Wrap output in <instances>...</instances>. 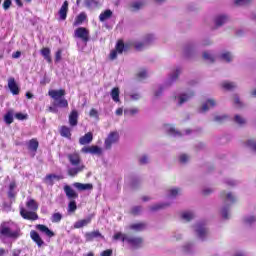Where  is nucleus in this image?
<instances>
[{
    "label": "nucleus",
    "instance_id": "obj_1",
    "mask_svg": "<svg viewBox=\"0 0 256 256\" xmlns=\"http://www.w3.org/2000/svg\"><path fill=\"white\" fill-rule=\"evenodd\" d=\"M26 207L30 211L21 207L20 208L21 217H23V219H28L29 221H37V219L39 218V216H37V213H35V211H37V209H39V205L37 204V202L30 198L26 202Z\"/></svg>",
    "mask_w": 256,
    "mask_h": 256
},
{
    "label": "nucleus",
    "instance_id": "obj_2",
    "mask_svg": "<svg viewBox=\"0 0 256 256\" xmlns=\"http://www.w3.org/2000/svg\"><path fill=\"white\" fill-rule=\"evenodd\" d=\"M17 239L19 237V228L13 222H4L0 226V239Z\"/></svg>",
    "mask_w": 256,
    "mask_h": 256
},
{
    "label": "nucleus",
    "instance_id": "obj_3",
    "mask_svg": "<svg viewBox=\"0 0 256 256\" xmlns=\"http://www.w3.org/2000/svg\"><path fill=\"white\" fill-rule=\"evenodd\" d=\"M68 159L71 165H73V168L68 169V174L70 175V177H75L77 173H81V171L85 169V166L81 164V156H79V153L74 152L72 154H69Z\"/></svg>",
    "mask_w": 256,
    "mask_h": 256
},
{
    "label": "nucleus",
    "instance_id": "obj_4",
    "mask_svg": "<svg viewBox=\"0 0 256 256\" xmlns=\"http://www.w3.org/2000/svg\"><path fill=\"white\" fill-rule=\"evenodd\" d=\"M221 199H223L225 206L221 209V215L224 219H229V206L233 205L237 201V197L232 192L223 191L220 194Z\"/></svg>",
    "mask_w": 256,
    "mask_h": 256
},
{
    "label": "nucleus",
    "instance_id": "obj_5",
    "mask_svg": "<svg viewBox=\"0 0 256 256\" xmlns=\"http://www.w3.org/2000/svg\"><path fill=\"white\" fill-rule=\"evenodd\" d=\"M49 97L54 100V107L67 108L69 107V102L65 97V91L63 89L60 90H49Z\"/></svg>",
    "mask_w": 256,
    "mask_h": 256
},
{
    "label": "nucleus",
    "instance_id": "obj_6",
    "mask_svg": "<svg viewBox=\"0 0 256 256\" xmlns=\"http://www.w3.org/2000/svg\"><path fill=\"white\" fill-rule=\"evenodd\" d=\"M119 143V132L117 131H112L108 134V136L106 137L105 141H104V148L106 150L111 149V147H113V145Z\"/></svg>",
    "mask_w": 256,
    "mask_h": 256
},
{
    "label": "nucleus",
    "instance_id": "obj_7",
    "mask_svg": "<svg viewBox=\"0 0 256 256\" xmlns=\"http://www.w3.org/2000/svg\"><path fill=\"white\" fill-rule=\"evenodd\" d=\"M195 95L193 91L188 92H176L174 94V100L178 105H183V103H187L189 99H191Z\"/></svg>",
    "mask_w": 256,
    "mask_h": 256
},
{
    "label": "nucleus",
    "instance_id": "obj_8",
    "mask_svg": "<svg viewBox=\"0 0 256 256\" xmlns=\"http://www.w3.org/2000/svg\"><path fill=\"white\" fill-rule=\"evenodd\" d=\"M125 49V44H123V41L119 40L116 44V47L114 50H111L109 54V59L111 61H115L117 59V55H121Z\"/></svg>",
    "mask_w": 256,
    "mask_h": 256
},
{
    "label": "nucleus",
    "instance_id": "obj_9",
    "mask_svg": "<svg viewBox=\"0 0 256 256\" xmlns=\"http://www.w3.org/2000/svg\"><path fill=\"white\" fill-rule=\"evenodd\" d=\"M155 41V35L153 34H148L144 37L142 42H136L135 43V48L138 49L139 51L143 49L144 47H147V45H151Z\"/></svg>",
    "mask_w": 256,
    "mask_h": 256
},
{
    "label": "nucleus",
    "instance_id": "obj_10",
    "mask_svg": "<svg viewBox=\"0 0 256 256\" xmlns=\"http://www.w3.org/2000/svg\"><path fill=\"white\" fill-rule=\"evenodd\" d=\"M195 233L197 235V237H199V239H204L205 237H207V227H205V224L203 223H198L195 225L194 227Z\"/></svg>",
    "mask_w": 256,
    "mask_h": 256
},
{
    "label": "nucleus",
    "instance_id": "obj_11",
    "mask_svg": "<svg viewBox=\"0 0 256 256\" xmlns=\"http://www.w3.org/2000/svg\"><path fill=\"white\" fill-rule=\"evenodd\" d=\"M82 153H90V155H101L103 153V149L101 147L92 145V146H84L81 149Z\"/></svg>",
    "mask_w": 256,
    "mask_h": 256
},
{
    "label": "nucleus",
    "instance_id": "obj_12",
    "mask_svg": "<svg viewBox=\"0 0 256 256\" xmlns=\"http://www.w3.org/2000/svg\"><path fill=\"white\" fill-rule=\"evenodd\" d=\"M74 35L78 39H82V41H85V43L89 41V30L86 28L80 27L76 29Z\"/></svg>",
    "mask_w": 256,
    "mask_h": 256
},
{
    "label": "nucleus",
    "instance_id": "obj_13",
    "mask_svg": "<svg viewBox=\"0 0 256 256\" xmlns=\"http://www.w3.org/2000/svg\"><path fill=\"white\" fill-rule=\"evenodd\" d=\"M126 243H128L130 247H133V249H137V247H141V245H143V238L128 236Z\"/></svg>",
    "mask_w": 256,
    "mask_h": 256
},
{
    "label": "nucleus",
    "instance_id": "obj_14",
    "mask_svg": "<svg viewBox=\"0 0 256 256\" xmlns=\"http://www.w3.org/2000/svg\"><path fill=\"white\" fill-rule=\"evenodd\" d=\"M213 107H217V101L213 98H209L204 104H202V107L200 108V113H207V111L213 109Z\"/></svg>",
    "mask_w": 256,
    "mask_h": 256
},
{
    "label": "nucleus",
    "instance_id": "obj_15",
    "mask_svg": "<svg viewBox=\"0 0 256 256\" xmlns=\"http://www.w3.org/2000/svg\"><path fill=\"white\" fill-rule=\"evenodd\" d=\"M181 75V68L177 67L175 68L169 75L168 79L165 82V85H171L172 83H175L177 79H179V76Z\"/></svg>",
    "mask_w": 256,
    "mask_h": 256
},
{
    "label": "nucleus",
    "instance_id": "obj_16",
    "mask_svg": "<svg viewBox=\"0 0 256 256\" xmlns=\"http://www.w3.org/2000/svg\"><path fill=\"white\" fill-rule=\"evenodd\" d=\"M8 88L12 95H19V85H17V82L15 81V78L11 77L8 79Z\"/></svg>",
    "mask_w": 256,
    "mask_h": 256
},
{
    "label": "nucleus",
    "instance_id": "obj_17",
    "mask_svg": "<svg viewBox=\"0 0 256 256\" xmlns=\"http://www.w3.org/2000/svg\"><path fill=\"white\" fill-rule=\"evenodd\" d=\"M164 131H166V133L168 135H171L172 137L181 136V132H179L177 129H175V126H173L171 124H165L164 125Z\"/></svg>",
    "mask_w": 256,
    "mask_h": 256
},
{
    "label": "nucleus",
    "instance_id": "obj_18",
    "mask_svg": "<svg viewBox=\"0 0 256 256\" xmlns=\"http://www.w3.org/2000/svg\"><path fill=\"white\" fill-rule=\"evenodd\" d=\"M67 11H69V2L64 1L59 10V17L61 21H65V19H67Z\"/></svg>",
    "mask_w": 256,
    "mask_h": 256
},
{
    "label": "nucleus",
    "instance_id": "obj_19",
    "mask_svg": "<svg viewBox=\"0 0 256 256\" xmlns=\"http://www.w3.org/2000/svg\"><path fill=\"white\" fill-rule=\"evenodd\" d=\"M64 193H66V197L70 200L77 199V197H79V194H77V192H75V190H73L69 185L64 186Z\"/></svg>",
    "mask_w": 256,
    "mask_h": 256
},
{
    "label": "nucleus",
    "instance_id": "obj_20",
    "mask_svg": "<svg viewBox=\"0 0 256 256\" xmlns=\"http://www.w3.org/2000/svg\"><path fill=\"white\" fill-rule=\"evenodd\" d=\"M91 219H93V215L75 222L74 229H81L82 227H87V225L91 223Z\"/></svg>",
    "mask_w": 256,
    "mask_h": 256
},
{
    "label": "nucleus",
    "instance_id": "obj_21",
    "mask_svg": "<svg viewBox=\"0 0 256 256\" xmlns=\"http://www.w3.org/2000/svg\"><path fill=\"white\" fill-rule=\"evenodd\" d=\"M36 229L40 231V233H44L47 237H54L55 233L53 231L49 230V228L43 224L36 225Z\"/></svg>",
    "mask_w": 256,
    "mask_h": 256
},
{
    "label": "nucleus",
    "instance_id": "obj_22",
    "mask_svg": "<svg viewBox=\"0 0 256 256\" xmlns=\"http://www.w3.org/2000/svg\"><path fill=\"white\" fill-rule=\"evenodd\" d=\"M73 187H75V189H77L78 191H91V189H93V184H83V183H79V182H75L73 184Z\"/></svg>",
    "mask_w": 256,
    "mask_h": 256
},
{
    "label": "nucleus",
    "instance_id": "obj_23",
    "mask_svg": "<svg viewBox=\"0 0 256 256\" xmlns=\"http://www.w3.org/2000/svg\"><path fill=\"white\" fill-rule=\"evenodd\" d=\"M30 237L34 241V243H36V245H38V247H43V245L45 244L43 239H41V236H39V233H37L35 231L30 232Z\"/></svg>",
    "mask_w": 256,
    "mask_h": 256
},
{
    "label": "nucleus",
    "instance_id": "obj_24",
    "mask_svg": "<svg viewBox=\"0 0 256 256\" xmlns=\"http://www.w3.org/2000/svg\"><path fill=\"white\" fill-rule=\"evenodd\" d=\"M147 225L143 222H136L127 227L130 231H144Z\"/></svg>",
    "mask_w": 256,
    "mask_h": 256
},
{
    "label": "nucleus",
    "instance_id": "obj_25",
    "mask_svg": "<svg viewBox=\"0 0 256 256\" xmlns=\"http://www.w3.org/2000/svg\"><path fill=\"white\" fill-rule=\"evenodd\" d=\"M93 141V133L88 132L84 136L80 137L79 143L80 145H89Z\"/></svg>",
    "mask_w": 256,
    "mask_h": 256
},
{
    "label": "nucleus",
    "instance_id": "obj_26",
    "mask_svg": "<svg viewBox=\"0 0 256 256\" xmlns=\"http://www.w3.org/2000/svg\"><path fill=\"white\" fill-rule=\"evenodd\" d=\"M78 119L79 114L77 113V110H73L69 115V124L71 125V127L77 126Z\"/></svg>",
    "mask_w": 256,
    "mask_h": 256
},
{
    "label": "nucleus",
    "instance_id": "obj_27",
    "mask_svg": "<svg viewBox=\"0 0 256 256\" xmlns=\"http://www.w3.org/2000/svg\"><path fill=\"white\" fill-rule=\"evenodd\" d=\"M129 235L127 234H123L121 232H116L114 235H113V241H122L123 243H127V238H128Z\"/></svg>",
    "mask_w": 256,
    "mask_h": 256
},
{
    "label": "nucleus",
    "instance_id": "obj_28",
    "mask_svg": "<svg viewBox=\"0 0 256 256\" xmlns=\"http://www.w3.org/2000/svg\"><path fill=\"white\" fill-rule=\"evenodd\" d=\"M112 16L113 12L111 10H106L100 14L99 20L103 23L104 21H107V19H111Z\"/></svg>",
    "mask_w": 256,
    "mask_h": 256
},
{
    "label": "nucleus",
    "instance_id": "obj_29",
    "mask_svg": "<svg viewBox=\"0 0 256 256\" xmlns=\"http://www.w3.org/2000/svg\"><path fill=\"white\" fill-rule=\"evenodd\" d=\"M179 195H181V189L179 188H171L168 191L169 199H175L176 197H179Z\"/></svg>",
    "mask_w": 256,
    "mask_h": 256
},
{
    "label": "nucleus",
    "instance_id": "obj_30",
    "mask_svg": "<svg viewBox=\"0 0 256 256\" xmlns=\"http://www.w3.org/2000/svg\"><path fill=\"white\" fill-rule=\"evenodd\" d=\"M85 19H87V14H85L84 12L80 13V14L76 17V19H75V21H74V26L77 27V26L83 24V22L85 21Z\"/></svg>",
    "mask_w": 256,
    "mask_h": 256
},
{
    "label": "nucleus",
    "instance_id": "obj_31",
    "mask_svg": "<svg viewBox=\"0 0 256 256\" xmlns=\"http://www.w3.org/2000/svg\"><path fill=\"white\" fill-rule=\"evenodd\" d=\"M216 27H221V25H225V22L228 21V18L225 15H219L215 18Z\"/></svg>",
    "mask_w": 256,
    "mask_h": 256
},
{
    "label": "nucleus",
    "instance_id": "obj_32",
    "mask_svg": "<svg viewBox=\"0 0 256 256\" xmlns=\"http://www.w3.org/2000/svg\"><path fill=\"white\" fill-rule=\"evenodd\" d=\"M60 135L62 137H66L67 139H71V128L62 126L60 129Z\"/></svg>",
    "mask_w": 256,
    "mask_h": 256
},
{
    "label": "nucleus",
    "instance_id": "obj_33",
    "mask_svg": "<svg viewBox=\"0 0 256 256\" xmlns=\"http://www.w3.org/2000/svg\"><path fill=\"white\" fill-rule=\"evenodd\" d=\"M234 56L232 55L231 52H223L220 55V59H222V61H226V63H230V61H233Z\"/></svg>",
    "mask_w": 256,
    "mask_h": 256
},
{
    "label": "nucleus",
    "instance_id": "obj_34",
    "mask_svg": "<svg viewBox=\"0 0 256 256\" xmlns=\"http://www.w3.org/2000/svg\"><path fill=\"white\" fill-rule=\"evenodd\" d=\"M245 147H247L248 149H251V151H256V140L251 138V139H248L246 142H245Z\"/></svg>",
    "mask_w": 256,
    "mask_h": 256
},
{
    "label": "nucleus",
    "instance_id": "obj_35",
    "mask_svg": "<svg viewBox=\"0 0 256 256\" xmlns=\"http://www.w3.org/2000/svg\"><path fill=\"white\" fill-rule=\"evenodd\" d=\"M119 88L115 87L111 90L110 95L115 103H119Z\"/></svg>",
    "mask_w": 256,
    "mask_h": 256
},
{
    "label": "nucleus",
    "instance_id": "obj_36",
    "mask_svg": "<svg viewBox=\"0 0 256 256\" xmlns=\"http://www.w3.org/2000/svg\"><path fill=\"white\" fill-rule=\"evenodd\" d=\"M221 87L225 89L226 91H231L237 87V85L234 82H222Z\"/></svg>",
    "mask_w": 256,
    "mask_h": 256
},
{
    "label": "nucleus",
    "instance_id": "obj_37",
    "mask_svg": "<svg viewBox=\"0 0 256 256\" xmlns=\"http://www.w3.org/2000/svg\"><path fill=\"white\" fill-rule=\"evenodd\" d=\"M41 54L43 55L44 59L48 61V63H51V50L49 48H43L41 50Z\"/></svg>",
    "mask_w": 256,
    "mask_h": 256
},
{
    "label": "nucleus",
    "instance_id": "obj_38",
    "mask_svg": "<svg viewBox=\"0 0 256 256\" xmlns=\"http://www.w3.org/2000/svg\"><path fill=\"white\" fill-rule=\"evenodd\" d=\"M4 121L7 125H11V123H13V110L8 111L4 115Z\"/></svg>",
    "mask_w": 256,
    "mask_h": 256
},
{
    "label": "nucleus",
    "instance_id": "obj_39",
    "mask_svg": "<svg viewBox=\"0 0 256 256\" xmlns=\"http://www.w3.org/2000/svg\"><path fill=\"white\" fill-rule=\"evenodd\" d=\"M38 148H39V142L37 140L32 139L29 141L28 149L30 151H37Z\"/></svg>",
    "mask_w": 256,
    "mask_h": 256
},
{
    "label": "nucleus",
    "instance_id": "obj_40",
    "mask_svg": "<svg viewBox=\"0 0 256 256\" xmlns=\"http://www.w3.org/2000/svg\"><path fill=\"white\" fill-rule=\"evenodd\" d=\"M193 217H195V213H193V211H185L182 213V219H184V221H191Z\"/></svg>",
    "mask_w": 256,
    "mask_h": 256
},
{
    "label": "nucleus",
    "instance_id": "obj_41",
    "mask_svg": "<svg viewBox=\"0 0 256 256\" xmlns=\"http://www.w3.org/2000/svg\"><path fill=\"white\" fill-rule=\"evenodd\" d=\"M59 181V176L55 175V174H50L48 176H46L45 181L47 183V185H53V181Z\"/></svg>",
    "mask_w": 256,
    "mask_h": 256
},
{
    "label": "nucleus",
    "instance_id": "obj_42",
    "mask_svg": "<svg viewBox=\"0 0 256 256\" xmlns=\"http://www.w3.org/2000/svg\"><path fill=\"white\" fill-rule=\"evenodd\" d=\"M97 237H101V233L99 231H94L91 233L86 234V241H92V239H95Z\"/></svg>",
    "mask_w": 256,
    "mask_h": 256
},
{
    "label": "nucleus",
    "instance_id": "obj_43",
    "mask_svg": "<svg viewBox=\"0 0 256 256\" xmlns=\"http://www.w3.org/2000/svg\"><path fill=\"white\" fill-rule=\"evenodd\" d=\"M244 223L246 225H253V223H256V216L255 215H248L244 218Z\"/></svg>",
    "mask_w": 256,
    "mask_h": 256
},
{
    "label": "nucleus",
    "instance_id": "obj_44",
    "mask_svg": "<svg viewBox=\"0 0 256 256\" xmlns=\"http://www.w3.org/2000/svg\"><path fill=\"white\" fill-rule=\"evenodd\" d=\"M126 97H129L131 101H139V99H141V94L138 92H132L130 94H126Z\"/></svg>",
    "mask_w": 256,
    "mask_h": 256
},
{
    "label": "nucleus",
    "instance_id": "obj_45",
    "mask_svg": "<svg viewBox=\"0 0 256 256\" xmlns=\"http://www.w3.org/2000/svg\"><path fill=\"white\" fill-rule=\"evenodd\" d=\"M203 58L206 61L213 62V61H215V54H213V52H204L203 53Z\"/></svg>",
    "mask_w": 256,
    "mask_h": 256
},
{
    "label": "nucleus",
    "instance_id": "obj_46",
    "mask_svg": "<svg viewBox=\"0 0 256 256\" xmlns=\"http://www.w3.org/2000/svg\"><path fill=\"white\" fill-rule=\"evenodd\" d=\"M143 5L144 4L142 1H136L131 4V9L132 11H139V9L143 7Z\"/></svg>",
    "mask_w": 256,
    "mask_h": 256
},
{
    "label": "nucleus",
    "instance_id": "obj_47",
    "mask_svg": "<svg viewBox=\"0 0 256 256\" xmlns=\"http://www.w3.org/2000/svg\"><path fill=\"white\" fill-rule=\"evenodd\" d=\"M61 219H63V215L59 212L54 213L51 217L52 223H59Z\"/></svg>",
    "mask_w": 256,
    "mask_h": 256
},
{
    "label": "nucleus",
    "instance_id": "obj_48",
    "mask_svg": "<svg viewBox=\"0 0 256 256\" xmlns=\"http://www.w3.org/2000/svg\"><path fill=\"white\" fill-rule=\"evenodd\" d=\"M169 204L158 203L151 206V211H159V209H165Z\"/></svg>",
    "mask_w": 256,
    "mask_h": 256
},
{
    "label": "nucleus",
    "instance_id": "obj_49",
    "mask_svg": "<svg viewBox=\"0 0 256 256\" xmlns=\"http://www.w3.org/2000/svg\"><path fill=\"white\" fill-rule=\"evenodd\" d=\"M15 119H18V121H26V119H29V115L18 112L15 114Z\"/></svg>",
    "mask_w": 256,
    "mask_h": 256
},
{
    "label": "nucleus",
    "instance_id": "obj_50",
    "mask_svg": "<svg viewBox=\"0 0 256 256\" xmlns=\"http://www.w3.org/2000/svg\"><path fill=\"white\" fill-rule=\"evenodd\" d=\"M234 121L235 123H237L238 125H245L247 123V120L239 115H236L234 117Z\"/></svg>",
    "mask_w": 256,
    "mask_h": 256
},
{
    "label": "nucleus",
    "instance_id": "obj_51",
    "mask_svg": "<svg viewBox=\"0 0 256 256\" xmlns=\"http://www.w3.org/2000/svg\"><path fill=\"white\" fill-rule=\"evenodd\" d=\"M147 70L142 69L137 73V78L141 81L143 79H147Z\"/></svg>",
    "mask_w": 256,
    "mask_h": 256
},
{
    "label": "nucleus",
    "instance_id": "obj_52",
    "mask_svg": "<svg viewBox=\"0 0 256 256\" xmlns=\"http://www.w3.org/2000/svg\"><path fill=\"white\" fill-rule=\"evenodd\" d=\"M139 113L138 108H129L124 111V115H137Z\"/></svg>",
    "mask_w": 256,
    "mask_h": 256
},
{
    "label": "nucleus",
    "instance_id": "obj_53",
    "mask_svg": "<svg viewBox=\"0 0 256 256\" xmlns=\"http://www.w3.org/2000/svg\"><path fill=\"white\" fill-rule=\"evenodd\" d=\"M76 210H77V203H75L74 200L70 201V203L68 204V211L73 213Z\"/></svg>",
    "mask_w": 256,
    "mask_h": 256
},
{
    "label": "nucleus",
    "instance_id": "obj_54",
    "mask_svg": "<svg viewBox=\"0 0 256 256\" xmlns=\"http://www.w3.org/2000/svg\"><path fill=\"white\" fill-rule=\"evenodd\" d=\"M89 115L93 117V119H99V112L95 108L90 110Z\"/></svg>",
    "mask_w": 256,
    "mask_h": 256
},
{
    "label": "nucleus",
    "instance_id": "obj_55",
    "mask_svg": "<svg viewBox=\"0 0 256 256\" xmlns=\"http://www.w3.org/2000/svg\"><path fill=\"white\" fill-rule=\"evenodd\" d=\"M16 187L17 185L15 184V182L10 183L9 185L10 191L8 192L9 197H15V194H13V189H15Z\"/></svg>",
    "mask_w": 256,
    "mask_h": 256
},
{
    "label": "nucleus",
    "instance_id": "obj_56",
    "mask_svg": "<svg viewBox=\"0 0 256 256\" xmlns=\"http://www.w3.org/2000/svg\"><path fill=\"white\" fill-rule=\"evenodd\" d=\"M189 159H190V157L187 154H182L179 157L180 163H187V161H189Z\"/></svg>",
    "mask_w": 256,
    "mask_h": 256
},
{
    "label": "nucleus",
    "instance_id": "obj_57",
    "mask_svg": "<svg viewBox=\"0 0 256 256\" xmlns=\"http://www.w3.org/2000/svg\"><path fill=\"white\" fill-rule=\"evenodd\" d=\"M131 213L133 215H139L141 213V206H135L131 209Z\"/></svg>",
    "mask_w": 256,
    "mask_h": 256
},
{
    "label": "nucleus",
    "instance_id": "obj_58",
    "mask_svg": "<svg viewBox=\"0 0 256 256\" xmlns=\"http://www.w3.org/2000/svg\"><path fill=\"white\" fill-rule=\"evenodd\" d=\"M236 5H247V3H251V0H234Z\"/></svg>",
    "mask_w": 256,
    "mask_h": 256
},
{
    "label": "nucleus",
    "instance_id": "obj_59",
    "mask_svg": "<svg viewBox=\"0 0 256 256\" xmlns=\"http://www.w3.org/2000/svg\"><path fill=\"white\" fill-rule=\"evenodd\" d=\"M140 163H141V165H146V163H149V156L143 155L140 158Z\"/></svg>",
    "mask_w": 256,
    "mask_h": 256
},
{
    "label": "nucleus",
    "instance_id": "obj_60",
    "mask_svg": "<svg viewBox=\"0 0 256 256\" xmlns=\"http://www.w3.org/2000/svg\"><path fill=\"white\" fill-rule=\"evenodd\" d=\"M184 251L185 253H191V251H193V244H186L184 246Z\"/></svg>",
    "mask_w": 256,
    "mask_h": 256
},
{
    "label": "nucleus",
    "instance_id": "obj_61",
    "mask_svg": "<svg viewBox=\"0 0 256 256\" xmlns=\"http://www.w3.org/2000/svg\"><path fill=\"white\" fill-rule=\"evenodd\" d=\"M9 7H11V0H5L3 3V9L5 11H7V9H9Z\"/></svg>",
    "mask_w": 256,
    "mask_h": 256
},
{
    "label": "nucleus",
    "instance_id": "obj_62",
    "mask_svg": "<svg viewBox=\"0 0 256 256\" xmlns=\"http://www.w3.org/2000/svg\"><path fill=\"white\" fill-rule=\"evenodd\" d=\"M224 119H227V116L217 115V116L214 117V121H218V122L224 121Z\"/></svg>",
    "mask_w": 256,
    "mask_h": 256
},
{
    "label": "nucleus",
    "instance_id": "obj_63",
    "mask_svg": "<svg viewBox=\"0 0 256 256\" xmlns=\"http://www.w3.org/2000/svg\"><path fill=\"white\" fill-rule=\"evenodd\" d=\"M62 51L61 50H58L57 52H56V55H55V61L56 62H59V61H61V55H62Z\"/></svg>",
    "mask_w": 256,
    "mask_h": 256
},
{
    "label": "nucleus",
    "instance_id": "obj_64",
    "mask_svg": "<svg viewBox=\"0 0 256 256\" xmlns=\"http://www.w3.org/2000/svg\"><path fill=\"white\" fill-rule=\"evenodd\" d=\"M113 255V250H105L101 253V256H111Z\"/></svg>",
    "mask_w": 256,
    "mask_h": 256
}]
</instances>
